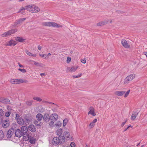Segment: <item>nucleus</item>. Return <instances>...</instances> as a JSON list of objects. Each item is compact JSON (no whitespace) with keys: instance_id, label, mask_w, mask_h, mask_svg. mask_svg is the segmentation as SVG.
<instances>
[{"instance_id":"obj_1","label":"nucleus","mask_w":147,"mask_h":147,"mask_svg":"<svg viewBox=\"0 0 147 147\" xmlns=\"http://www.w3.org/2000/svg\"><path fill=\"white\" fill-rule=\"evenodd\" d=\"M65 141V138L63 134L62 136L54 138L52 140V143L55 146L61 144L63 143Z\"/></svg>"},{"instance_id":"obj_2","label":"nucleus","mask_w":147,"mask_h":147,"mask_svg":"<svg viewBox=\"0 0 147 147\" xmlns=\"http://www.w3.org/2000/svg\"><path fill=\"white\" fill-rule=\"evenodd\" d=\"M26 10L32 13H36L40 11V9L34 5H31L26 6Z\"/></svg>"},{"instance_id":"obj_3","label":"nucleus","mask_w":147,"mask_h":147,"mask_svg":"<svg viewBox=\"0 0 147 147\" xmlns=\"http://www.w3.org/2000/svg\"><path fill=\"white\" fill-rule=\"evenodd\" d=\"M42 24L45 26H53L55 27L59 28L62 27V26L59 24H58L56 23L52 22H44L42 23Z\"/></svg>"},{"instance_id":"obj_4","label":"nucleus","mask_w":147,"mask_h":147,"mask_svg":"<svg viewBox=\"0 0 147 147\" xmlns=\"http://www.w3.org/2000/svg\"><path fill=\"white\" fill-rule=\"evenodd\" d=\"M17 29L16 28H14L10 30L7 32L2 34L1 35V36L2 37H7L11 35L12 34L15 33L16 32H17Z\"/></svg>"},{"instance_id":"obj_5","label":"nucleus","mask_w":147,"mask_h":147,"mask_svg":"<svg viewBox=\"0 0 147 147\" xmlns=\"http://www.w3.org/2000/svg\"><path fill=\"white\" fill-rule=\"evenodd\" d=\"M10 82L13 84H19L22 83H26L27 81L26 80L12 79L10 80Z\"/></svg>"},{"instance_id":"obj_6","label":"nucleus","mask_w":147,"mask_h":147,"mask_svg":"<svg viewBox=\"0 0 147 147\" xmlns=\"http://www.w3.org/2000/svg\"><path fill=\"white\" fill-rule=\"evenodd\" d=\"M134 75L133 74H131L127 76L125 79L124 83L125 84L129 83L130 82L132 81L134 78Z\"/></svg>"},{"instance_id":"obj_7","label":"nucleus","mask_w":147,"mask_h":147,"mask_svg":"<svg viewBox=\"0 0 147 147\" xmlns=\"http://www.w3.org/2000/svg\"><path fill=\"white\" fill-rule=\"evenodd\" d=\"M139 112L140 111H138L137 109L133 111L131 117V119L132 120H134L135 119Z\"/></svg>"},{"instance_id":"obj_8","label":"nucleus","mask_w":147,"mask_h":147,"mask_svg":"<svg viewBox=\"0 0 147 147\" xmlns=\"http://www.w3.org/2000/svg\"><path fill=\"white\" fill-rule=\"evenodd\" d=\"M14 132V129L13 128H11L10 129L7 131V137L8 138H11Z\"/></svg>"},{"instance_id":"obj_9","label":"nucleus","mask_w":147,"mask_h":147,"mask_svg":"<svg viewBox=\"0 0 147 147\" xmlns=\"http://www.w3.org/2000/svg\"><path fill=\"white\" fill-rule=\"evenodd\" d=\"M1 125L3 128L8 127L9 125V120H3L1 123Z\"/></svg>"},{"instance_id":"obj_10","label":"nucleus","mask_w":147,"mask_h":147,"mask_svg":"<svg viewBox=\"0 0 147 147\" xmlns=\"http://www.w3.org/2000/svg\"><path fill=\"white\" fill-rule=\"evenodd\" d=\"M121 43L123 46L126 48H128L130 47V45L127 42V41L125 39L121 40Z\"/></svg>"},{"instance_id":"obj_11","label":"nucleus","mask_w":147,"mask_h":147,"mask_svg":"<svg viewBox=\"0 0 147 147\" xmlns=\"http://www.w3.org/2000/svg\"><path fill=\"white\" fill-rule=\"evenodd\" d=\"M17 43L15 41L11 40L7 42L6 43V45L7 46H14Z\"/></svg>"},{"instance_id":"obj_12","label":"nucleus","mask_w":147,"mask_h":147,"mask_svg":"<svg viewBox=\"0 0 147 147\" xmlns=\"http://www.w3.org/2000/svg\"><path fill=\"white\" fill-rule=\"evenodd\" d=\"M43 118L44 121L47 123L49 122L51 119V116H50L48 113H45L44 115Z\"/></svg>"},{"instance_id":"obj_13","label":"nucleus","mask_w":147,"mask_h":147,"mask_svg":"<svg viewBox=\"0 0 147 147\" xmlns=\"http://www.w3.org/2000/svg\"><path fill=\"white\" fill-rule=\"evenodd\" d=\"M15 134L16 137L19 138L21 137L23 135L21 130L20 129H17L16 130Z\"/></svg>"},{"instance_id":"obj_14","label":"nucleus","mask_w":147,"mask_h":147,"mask_svg":"<svg viewBox=\"0 0 147 147\" xmlns=\"http://www.w3.org/2000/svg\"><path fill=\"white\" fill-rule=\"evenodd\" d=\"M58 118V115L56 113L53 114L51 115V120L56 121Z\"/></svg>"},{"instance_id":"obj_15","label":"nucleus","mask_w":147,"mask_h":147,"mask_svg":"<svg viewBox=\"0 0 147 147\" xmlns=\"http://www.w3.org/2000/svg\"><path fill=\"white\" fill-rule=\"evenodd\" d=\"M23 139L24 140L26 141L30 139V137L31 136L29 134H28L27 133L23 134Z\"/></svg>"},{"instance_id":"obj_16","label":"nucleus","mask_w":147,"mask_h":147,"mask_svg":"<svg viewBox=\"0 0 147 147\" xmlns=\"http://www.w3.org/2000/svg\"><path fill=\"white\" fill-rule=\"evenodd\" d=\"M26 19V18H21L18 20H16L15 22V26H16L18 25L21 24Z\"/></svg>"},{"instance_id":"obj_17","label":"nucleus","mask_w":147,"mask_h":147,"mask_svg":"<svg viewBox=\"0 0 147 147\" xmlns=\"http://www.w3.org/2000/svg\"><path fill=\"white\" fill-rule=\"evenodd\" d=\"M34 123L38 128H40L43 124V123L42 122H39L38 121L36 120L34 121Z\"/></svg>"},{"instance_id":"obj_18","label":"nucleus","mask_w":147,"mask_h":147,"mask_svg":"<svg viewBox=\"0 0 147 147\" xmlns=\"http://www.w3.org/2000/svg\"><path fill=\"white\" fill-rule=\"evenodd\" d=\"M29 130L32 132H34L36 130V128L35 126L33 125H30L28 127Z\"/></svg>"},{"instance_id":"obj_19","label":"nucleus","mask_w":147,"mask_h":147,"mask_svg":"<svg viewBox=\"0 0 147 147\" xmlns=\"http://www.w3.org/2000/svg\"><path fill=\"white\" fill-rule=\"evenodd\" d=\"M109 20H105L104 21H101L97 23V25L98 26H100L105 25L109 22Z\"/></svg>"},{"instance_id":"obj_20","label":"nucleus","mask_w":147,"mask_h":147,"mask_svg":"<svg viewBox=\"0 0 147 147\" xmlns=\"http://www.w3.org/2000/svg\"><path fill=\"white\" fill-rule=\"evenodd\" d=\"M1 101V102L4 104H9L10 103V100L7 98H2V101Z\"/></svg>"},{"instance_id":"obj_21","label":"nucleus","mask_w":147,"mask_h":147,"mask_svg":"<svg viewBox=\"0 0 147 147\" xmlns=\"http://www.w3.org/2000/svg\"><path fill=\"white\" fill-rule=\"evenodd\" d=\"M17 123L21 125H23L25 122L24 119L22 117H20L19 119H17Z\"/></svg>"},{"instance_id":"obj_22","label":"nucleus","mask_w":147,"mask_h":147,"mask_svg":"<svg viewBox=\"0 0 147 147\" xmlns=\"http://www.w3.org/2000/svg\"><path fill=\"white\" fill-rule=\"evenodd\" d=\"M27 131L28 128L26 126H23L22 127L21 131L22 134L27 133Z\"/></svg>"},{"instance_id":"obj_23","label":"nucleus","mask_w":147,"mask_h":147,"mask_svg":"<svg viewBox=\"0 0 147 147\" xmlns=\"http://www.w3.org/2000/svg\"><path fill=\"white\" fill-rule=\"evenodd\" d=\"M78 67L74 66L71 67H69L67 68V70H69V72H71L75 71L77 69Z\"/></svg>"},{"instance_id":"obj_24","label":"nucleus","mask_w":147,"mask_h":147,"mask_svg":"<svg viewBox=\"0 0 147 147\" xmlns=\"http://www.w3.org/2000/svg\"><path fill=\"white\" fill-rule=\"evenodd\" d=\"M125 93V92L124 91H116L115 92V94L116 95L120 96H122Z\"/></svg>"},{"instance_id":"obj_25","label":"nucleus","mask_w":147,"mask_h":147,"mask_svg":"<svg viewBox=\"0 0 147 147\" xmlns=\"http://www.w3.org/2000/svg\"><path fill=\"white\" fill-rule=\"evenodd\" d=\"M36 117L38 121H40L42 119L43 117V116L41 114L38 113L36 115Z\"/></svg>"},{"instance_id":"obj_26","label":"nucleus","mask_w":147,"mask_h":147,"mask_svg":"<svg viewBox=\"0 0 147 147\" xmlns=\"http://www.w3.org/2000/svg\"><path fill=\"white\" fill-rule=\"evenodd\" d=\"M28 140L30 142L31 144H34L35 143L36 139L32 136H31Z\"/></svg>"},{"instance_id":"obj_27","label":"nucleus","mask_w":147,"mask_h":147,"mask_svg":"<svg viewBox=\"0 0 147 147\" xmlns=\"http://www.w3.org/2000/svg\"><path fill=\"white\" fill-rule=\"evenodd\" d=\"M57 134L59 136H62L63 134H62L63 130L61 129H59L57 131Z\"/></svg>"},{"instance_id":"obj_28","label":"nucleus","mask_w":147,"mask_h":147,"mask_svg":"<svg viewBox=\"0 0 147 147\" xmlns=\"http://www.w3.org/2000/svg\"><path fill=\"white\" fill-rule=\"evenodd\" d=\"M32 61L33 63L34 64L37 66L42 67L43 66V64L42 63H40L37 61Z\"/></svg>"},{"instance_id":"obj_29","label":"nucleus","mask_w":147,"mask_h":147,"mask_svg":"<svg viewBox=\"0 0 147 147\" xmlns=\"http://www.w3.org/2000/svg\"><path fill=\"white\" fill-rule=\"evenodd\" d=\"M62 125V123L60 121H58L55 124V126L57 128H59Z\"/></svg>"},{"instance_id":"obj_30","label":"nucleus","mask_w":147,"mask_h":147,"mask_svg":"<svg viewBox=\"0 0 147 147\" xmlns=\"http://www.w3.org/2000/svg\"><path fill=\"white\" fill-rule=\"evenodd\" d=\"M16 41H18L19 42H22L24 40L22 37H17L16 38Z\"/></svg>"},{"instance_id":"obj_31","label":"nucleus","mask_w":147,"mask_h":147,"mask_svg":"<svg viewBox=\"0 0 147 147\" xmlns=\"http://www.w3.org/2000/svg\"><path fill=\"white\" fill-rule=\"evenodd\" d=\"M33 102V100H29L26 102V104L28 106H30L32 105Z\"/></svg>"},{"instance_id":"obj_32","label":"nucleus","mask_w":147,"mask_h":147,"mask_svg":"<svg viewBox=\"0 0 147 147\" xmlns=\"http://www.w3.org/2000/svg\"><path fill=\"white\" fill-rule=\"evenodd\" d=\"M4 136L3 131L2 130L0 131V140H1L4 137Z\"/></svg>"},{"instance_id":"obj_33","label":"nucleus","mask_w":147,"mask_h":147,"mask_svg":"<svg viewBox=\"0 0 147 147\" xmlns=\"http://www.w3.org/2000/svg\"><path fill=\"white\" fill-rule=\"evenodd\" d=\"M7 109L8 110V111L10 112L11 113H12L13 112V110L12 109L11 107L9 105L7 106Z\"/></svg>"},{"instance_id":"obj_34","label":"nucleus","mask_w":147,"mask_h":147,"mask_svg":"<svg viewBox=\"0 0 147 147\" xmlns=\"http://www.w3.org/2000/svg\"><path fill=\"white\" fill-rule=\"evenodd\" d=\"M25 10H26V7L25 8L22 7L20 10L18 11V13L21 12V13H24Z\"/></svg>"},{"instance_id":"obj_35","label":"nucleus","mask_w":147,"mask_h":147,"mask_svg":"<svg viewBox=\"0 0 147 147\" xmlns=\"http://www.w3.org/2000/svg\"><path fill=\"white\" fill-rule=\"evenodd\" d=\"M26 53L29 56H32L34 57H35L36 56V54H33L29 52H28V51H27Z\"/></svg>"},{"instance_id":"obj_36","label":"nucleus","mask_w":147,"mask_h":147,"mask_svg":"<svg viewBox=\"0 0 147 147\" xmlns=\"http://www.w3.org/2000/svg\"><path fill=\"white\" fill-rule=\"evenodd\" d=\"M33 99L37 101L40 102L42 101V99L39 97H34L33 98Z\"/></svg>"},{"instance_id":"obj_37","label":"nucleus","mask_w":147,"mask_h":147,"mask_svg":"<svg viewBox=\"0 0 147 147\" xmlns=\"http://www.w3.org/2000/svg\"><path fill=\"white\" fill-rule=\"evenodd\" d=\"M88 114H90L93 116H95L96 114L95 113L94 110L91 109L88 113Z\"/></svg>"},{"instance_id":"obj_38","label":"nucleus","mask_w":147,"mask_h":147,"mask_svg":"<svg viewBox=\"0 0 147 147\" xmlns=\"http://www.w3.org/2000/svg\"><path fill=\"white\" fill-rule=\"evenodd\" d=\"M65 136L67 138H70V134L68 132H65L64 133Z\"/></svg>"},{"instance_id":"obj_39","label":"nucleus","mask_w":147,"mask_h":147,"mask_svg":"<svg viewBox=\"0 0 147 147\" xmlns=\"http://www.w3.org/2000/svg\"><path fill=\"white\" fill-rule=\"evenodd\" d=\"M67 122V119H65L63 121V126H65Z\"/></svg>"},{"instance_id":"obj_40","label":"nucleus","mask_w":147,"mask_h":147,"mask_svg":"<svg viewBox=\"0 0 147 147\" xmlns=\"http://www.w3.org/2000/svg\"><path fill=\"white\" fill-rule=\"evenodd\" d=\"M11 113L10 112H9L7 111L5 113V116L6 117H8L10 116Z\"/></svg>"},{"instance_id":"obj_41","label":"nucleus","mask_w":147,"mask_h":147,"mask_svg":"<svg viewBox=\"0 0 147 147\" xmlns=\"http://www.w3.org/2000/svg\"><path fill=\"white\" fill-rule=\"evenodd\" d=\"M53 120H52L49 123V125L51 127H53L54 126V122L53 121Z\"/></svg>"},{"instance_id":"obj_42","label":"nucleus","mask_w":147,"mask_h":147,"mask_svg":"<svg viewBox=\"0 0 147 147\" xmlns=\"http://www.w3.org/2000/svg\"><path fill=\"white\" fill-rule=\"evenodd\" d=\"M4 113V111L2 109H0V117L2 116Z\"/></svg>"},{"instance_id":"obj_43","label":"nucleus","mask_w":147,"mask_h":147,"mask_svg":"<svg viewBox=\"0 0 147 147\" xmlns=\"http://www.w3.org/2000/svg\"><path fill=\"white\" fill-rule=\"evenodd\" d=\"M130 91V90H128L125 93V95H124L125 97H126L128 96V94H129V93Z\"/></svg>"},{"instance_id":"obj_44","label":"nucleus","mask_w":147,"mask_h":147,"mask_svg":"<svg viewBox=\"0 0 147 147\" xmlns=\"http://www.w3.org/2000/svg\"><path fill=\"white\" fill-rule=\"evenodd\" d=\"M18 70L23 73H25L26 71V70L24 69H21L20 68L18 69Z\"/></svg>"},{"instance_id":"obj_45","label":"nucleus","mask_w":147,"mask_h":147,"mask_svg":"<svg viewBox=\"0 0 147 147\" xmlns=\"http://www.w3.org/2000/svg\"><path fill=\"white\" fill-rule=\"evenodd\" d=\"M82 74H80L79 75H78L77 76H73L74 78H78L82 76Z\"/></svg>"},{"instance_id":"obj_46","label":"nucleus","mask_w":147,"mask_h":147,"mask_svg":"<svg viewBox=\"0 0 147 147\" xmlns=\"http://www.w3.org/2000/svg\"><path fill=\"white\" fill-rule=\"evenodd\" d=\"M94 125L95 124L91 122L89 124V126L90 127V128H92L94 126Z\"/></svg>"},{"instance_id":"obj_47","label":"nucleus","mask_w":147,"mask_h":147,"mask_svg":"<svg viewBox=\"0 0 147 147\" xmlns=\"http://www.w3.org/2000/svg\"><path fill=\"white\" fill-rule=\"evenodd\" d=\"M71 60V58L70 57H68L67 58V63H69Z\"/></svg>"},{"instance_id":"obj_48","label":"nucleus","mask_w":147,"mask_h":147,"mask_svg":"<svg viewBox=\"0 0 147 147\" xmlns=\"http://www.w3.org/2000/svg\"><path fill=\"white\" fill-rule=\"evenodd\" d=\"M16 120H17V119H19L20 118V116L18 114H16Z\"/></svg>"},{"instance_id":"obj_49","label":"nucleus","mask_w":147,"mask_h":147,"mask_svg":"<svg viewBox=\"0 0 147 147\" xmlns=\"http://www.w3.org/2000/svg\"><path fill=\"white\" fill-rule=\"evenodd\" d=\"M70 146L71 147H75L76 145L74 143L71 142L70 144Z\"/></svg>"},{"instance_id":"obj_50","label":"nucleus","mask_w":147,"mask_h":147,"mask_svg":"<svg viewBox=\"0 0 147 147\" xmlns=\"http://www.w3.org/2000/svg\"><path fill=\"white\" fill-rule=\"evenodd\" d=\"M81 62L82 63L84 64H85L86 62V60H85V59H81Z\"/></svg>"},{"instance_id":"obj_51","label":"nucleus","mask_w":147,"mask_h":147,"mask_svg":"<svg viewBox=\"0 0 147 147\" xmlns=\"http://www.w3.org/2000/svg\"><path fill=\"white\" fill-rule=\"evenodd\" d=\"M127 121V120H126L125 122H123L122 123V124H121V127H123L124 125L125 124V123H126V121Z\"/></svg>"},{"instance_id":"obj_52","label":"nucleus","mask_w":147,"mask_h":147,"mask_svg":"<svg viewBox=\"0 0 147 147\" xmlns=\"http://www.w3.org/2000/svg\"><path fill=\"white\" fill-rule=\"evenodd\" d=\"M97 121V120L96 119H95L92 122L94 124V123H96Z\"/></svg>"},{"instance_id":"obj_53","label":"nucleus","mask_w":147,"mask_h":147,"mask_svg":"<svg viewBox=\"0 0 147 147\" xmlns=\"http://www.w3.org/2000/svg\"><path fill=\"white\" fill-rule=\"evenodd\" d=\"M40 75L42 76H45L46 75V74L45 73H41L40 74Z\"/></svg>"},{"instance_id":"obj_54","label":"nucleus","mask_w":147,"mask_h":147,"mask_svg":"<svg viewBox=\"0 0 147 147\" xmlns=\"http://www.w3.org/2000/svg\"><path fill=\"white\" fill-rule=\"evenodd\" d=\"M18 65H19V66L20 67H24V66H23V65H21V64H20V63H18Z\"/></svg>"},{"instance_id":"obj_55","label":"nucleus","mask_w":147,"mask_h":147,"mask_svg":"<svg viewBox=\"0 0 147 147\" xmlns=\"http://www.w3.org/2000/svg\"><path fill=\"white\" fill-rule=\"evenodd\" d=\"M51 55V53H48V54L46 56V57H45V58H46V57H47V56H49Z\"/></svg>"},{"instance_id":"obj_56","label":"nucleus","mask_w":147,"mask_h":147,"mask_svg":"<svg viewBox=\"0 0 147 147\" xmlns=\"http://www.w3.org/2000/svg\"><path fill=\"white\" fill-rule=\"evenodd\" d=\"M41 47L40 46H38V49L39 50H40L41 49Z\"/></svg>"},{"instance_id":"obj_57","label":"nucleus","mask_w":147,"mask_h":147,"mask_svg":"<svg viewBox=\"0 0 147 147\" xmlns=\"http://www.w3.org/2000/svg\"><path fill=\"white\" fill-rule=\"evenodd\" d=\"M26 122L28 123L30 121V120L29 119H26Z\"/></svg>"},{"instance_id":"obj_58","label":"nucleus","mask_w":147,"mask_h":147,"mask_svg":"<svg viewBox=\"0 0 147 147\" xmlns=\"http://www.w3.org/2000/svg\"><path fill=\"white\" fill-rule=\"evenodd\" d=\"M144 55H145L146 57H147V52H144Z\"/></svg>"},{"instance_id":"obj_59","label":"nucleus","mask_w":147,"mask_h":147,"mask_svg":"<svg viewBox=\"0 0 147 147\" xmlns=\"http://www.w3.org/2000/svg\"><path fill=\"white\" fill-rule=\"evenodd\" d=\"M45 55L44 54H40V56L42 57H44Z\"/></svg>"},{"instance_id":"obj_60","label":"nucleus","mask_w":147,"mask_h":147,"mask_svg":"<svg viewBox=\"0 0 147 147\" xmlns=\"http://www.w3.org/2000/svg\"><path fill=\"white\" fill-rule=\"evenodd\" d=\"M128 129V127H127L124 130V131H126Z\"/></svg>"},{"instance_id":"obj_61","label":"nucleus","mask_w":147,"mask_h":147,"mask_svg":"<svg viewBox=\"0 0 147 147\" xmlns=\"http://www.w3.org/2000/svg\"><path fill=\"white\" fill-rule=\"evenodd\" d=\"M127 127H128V128H129V127H132V126H131V125H129V126H127Z\"/></svg>"},{"instance_id":"obj_62","label":"nucleus","mask_w":147,"mask_h":147,"mask_svg":"<svg viewBox=\"0 0 147 147\" xmlns=\"http://www.w3.org/2000/svg\"><path fill=\"white\" fill-rule=\"evenodd\" d=\"M1 101H2V98H0V102H1Z\"/></svg>"},{"instance_id":"obj_63","label":"nucleus","mask_w":147,"mask_h":147,"mask_svg":"<svg viewBox=\"0 0 147 147\" xmlns=\"http://www.w3.org/2000/svg\"><path fill=\"white\" fill-rule=\"evenodd\" d=\"M86 144V147H88V146Z\"/></svg>"},{"instance_id":"obj_64","label":"nucleus","mask_w":147,"mask_h":147,"mask_svg":"<svg viewBox=\"0 0 147 147\" xmlns=\"http://www.w3.org/2000/svg\"><path fill=\"white\" fill-rule=\"evenodd\" d=\"M110 23H111V22H112V20H111L110 21Z\"/></svg>"}]
</instances>
